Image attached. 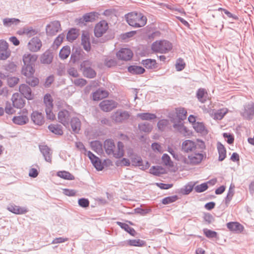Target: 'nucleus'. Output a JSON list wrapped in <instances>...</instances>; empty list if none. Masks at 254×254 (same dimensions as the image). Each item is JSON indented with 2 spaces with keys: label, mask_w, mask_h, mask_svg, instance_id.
Listing matches in <instances>:
<instances>
[{
  "label": "nucleus",
  "mask_w": 254,
  "mask_h": 254,
  "mask_svg": "<svg viewBox=\"0 0 254 254\" xmlns=\"http://www.w3.org/2000/svg\"><path fill=\"white\" fill-rule=\"evenodd\" d=\"M7 209L10 212L16 214H23L27 212L26 208L15 205H9L8 206Z\"/></svg>",
  "instance_id": "nucleus-25"
},
{
  "label": "nucleus",
  "mask_w": 254,
  "mask_h": 254,
  "mask_svg": "<svg viewBox=\"0 0 254 254\" xmlns=\"http://www.w3.org/2000/svg\"><path fill=\"white\" fill-rule=\"evenodd\" d=\"M217 149L219 154L218 160L222 161L225 159L226 156V151L225 147L220 142L217 143Z\"/></svg>",
  "instance_id": "nucleus-33"
},
{
  "label": "nucleus",
  "mask_w": 254,
  "mask_h": 254,
  "mask_svg": "<svg viewBox=\"0 0 254 254\" xmlns=\"http://www.w3.org/2000/svg\"><path fill=\"white\" fill-rule=\"evenodd\" d=\"M203 218L206 224H210L214 221V218L209 213H204Z\"/></svg>",
  "instance_id": "nucleus-56"
},
{
  "label": "nucleus",
  "mask_w": 254,
  "mask_h": 254,
  "mask_svg": "<svg viewBox=\"0 0 254 254\" xmlns=\"http://www.w3.org/2000/svg\"><path fill=\"white\" fill-rule=\"evenodd\" d=\"M185 63L183 59L179 58L176 64V68L177 71H181L185 68Z\"/></svg>",
  "instance_id": "nucleus-58"
},
{
  "label": "nucleus",
  "mask_w": 254,
  "mask_h": 254,
  "mask_svg": "<svg viewBox=\"0 0 254 254\" xmlns=\"http://www.w3.org/2000/svg\"><path fill=\"white\" fill-rule=\"evenodd\" d=\"M53 99L49 94H47L44 98V103L46 108H53Z\"/></svg>",
  "instance_id": "nucleus-43"
},
{
  "label": "nucleus",
  "mask_w": 254,
  "mask_h": 254,
  "mask_svg": "<svg viewBox=\"0 0 254 254\" xmlns=\"http://www.w3.org/2000/svg\"><path fill=\"white\" fill-rule=\"evenodd\" d=\"M177 117L180 120V122L185 120L187 118V112L184 108H179L176 109Z\"/></svg>",
  "instance_id": "nucleus-41"
},
{
  "label": "nucleus",
  "mask_w": 254,
  "mask_h": 254,
  "mask_svg": "<svg viewBox=\"0 0 254 254\" xmlns=\"http://www.w3.org/2000/svg\"><path fill=\"white\" fill-rule=\"evenodd\" d=\"M11 100L13 106L18 109L22 108L25 104V100L17 93L12 95Z\"/></svg>",
  "instance_id": "nucleus-17"
},
{
  "label": "nucleus",
  "mask_w": 254,
  "mask_h": 254,
  "mask_svg": "<svg viewBox=\"0 0 254 254\" xmlns=\"http://www.w3.org/2000/svg\"><path fill=\"white\" fill-rule=\"evenodd\" d=\"M151 50L155 53L166 54L173 48L172 44L166 40H157L151 45Z\"/></svg>",
  "instance_id": "nucleus-3"
},
{
  "label": "nucleus",
  "mask_w": 254,
  "mask_h": 254,
  "mask_svg": "<svg viewBox=\"0 0 254 254\" xmlns=\"http://www.w3.org/2000/svg\"><path fill=\"white\" fill-rule=\"evenodd\" d=\"M227 227L230 231L235 232H241L243 229V226L237 222H229L227 224Z\"/></svg>",
  "instance_id": "nucleus-29"
},
{
  "label": "nucleus",
  "mask_w": 254,
  "mask_h": 254,
  "mask_svg": "<svg viewBox=\"0 0 254 254\" xmlns=\"http://www.w3.org/2000/svg\"><path fill=\"white\" fill-rule=\"evenodd\" d=\"M70 53V48L69 46H64L60 51L59 56L63 60L66 59Z\"/></svg>",
  "instance_id": "nucleus-39"
},
{
  "label": "nucleus",
  "mask_w": 254,
  "mask_h": 254,
  "mask_svg": "<svg viewBox=\"0 0 254 254\" xmlns=\"http://www.w3.org/2000/svg\"><path fill=\"white\" fill-rule=\"evenodd\" d=\"M203 150H200L196 152L189 154L187 158H183V162L185 164L190 165H196L200 164L204 157V155L202 153Z\"/></svg>",
  "instance_id": "nucleus-5"
},
{
  "label": "nucleus",
  "mask_w": 254,
  "mask_h": 254,
  "mask_svg": "<svg viewBox=\"0 0 254 254\" xmlns=\"http://www.w3.org/2000/svg\"><path fill=\"white\" fill-rule=\"evenodd\" d=\"M138 127L141 132L145 133H149L151 132L152 129V126L148 123L139 124Z\"/></svg>",
  "instance_id": "nucleus-37"
},
{
  "label": "nucleus",
  "mask_w": 254,
  "mask_h": 254,
  "mask_svg": "<svg viewBox=\"0 0 254 254\" xmlns=\"http://www.w3.org/2000/svg\"><path fill=\"white\" fill-rule=\"evenodd\" d=\"M53 59V53L50 50L45 52L41 56L40 61L44 64H50Z\"/></svg>",
  "instance_id": "nucleus-23"
},
{
  "label": "nucleus",
  "mask_w": 254,
  "mask_h": 254,
  "mask_svg": "<svg viewBox=\"0 0 254 254\" xmlns=\"http://www.w3.org/2000/svg\"><path fill=\"white\" fill-rule=\"evenodd\" d=\"M117 224L122 229L128 233L130 235L135 236L136 234V232L135 230L133 228L129 227L128 224L119 221L117 222Z\"/></svg>",
  "instance_id": "nucleus-28"
},
{
  "label": "nucleus",
  "mask_w": 254,
  "mask_h": 254,
  "mask_svg": "<svg viewBox=\"0 0 254 254\" xmlns=\"http://www.w3.org/2000/svg\"><path fill=\"white\" fill-rule=\"evenodd\" d=\"M58 121L64 127H68L69 125L70 113L66 110L60 111L58 115Z\"/></svg>",
  "instance_id": "nucleus-11"
},
{
  "label": "nucleus",
  "mask_w": 254,
  "mask_h": 254,
  "mask_svg": "<svg viewBox=\"0 0 254 254\" xmlns=\"http://www.w3.org/2000/svg\"><path fill=\"white\" fill-rule=\"evenodd\" d=\"M127 23L134 28H140L145 26L147 23V17L141 12H130L125 15Z\"/></svg>",
  "instance_id": "nucleus-1"
},
{
  "label": "nucleus",
  "mask_w": 254,
  "mask_h": 254,
  "mask_svg": "<svg viewBox=\"0 0 254 254\" xmlns=\"http://www.w3.org/2000/svg\"><path fill=\"white\" fill-rule=\"evenodd\" d=\"M80 55V50L79 49L76 48L74 52L73 51L70 56L71 62L73 63H75L79 59Z\"/></svg>",
  "instance_id": "nucleus-54"
},
{
  "label": "nucleus",
  "mask_w": 254,
  "mask_h": 254,
  "mask_svg": "<svg viewBox=\"0 0 254 254\" xmlns=\"http://www.w3.org/2000/svg\"><path fill=\"white\" fill-rule=\"evenodd\" d=\"M223 137L227 139V142L228 144H231L234 142V138L232 134L228 133H223Z\"/></svg>",
  "instance_id": "nucleus-64"
},
{
  "label": "nucleus",
  "mask_w": 254,
  "mask_h": 254,
  "mask_svg": "<svg viewBox=\"0 0 254 254\" xmlns=\"http://www.w3.org/2000/svg\"><path fill=\"white\" fill-rule=\"evenodd\" d=\"M173 127L174 128L177 129L179 132L183 134L184 135H186L187 133V128L186 127H185L182 124H174L173 125Z\"/></svg>",
  "instance_id": "nucleus-49"
},
{
  "label": "nucleus",
  "mask_w": 254,
  "mask_h": 254,
  "mask_svg": "<svg viewBox=\"0 0 254 254\" xmlns=\"http://www.w3.org/2000/svg\"><path fill=\"white\" fill-rule=\"evenodd\" d=\"M32 121L35 125L42 126L45 122L44 117L41 113L34 111L31 115Z\"/></svg>",
  "instance_id": "nucleus-18"
},
{
  "label": "nucleus",
  "mask_w": 254,
  "mask_h": 254,
  "mask_svg": "<svg viewBox=\"0 0 254 254\" xmlns=\"http://www.w3.org/2000/svg\"><path fill=\"white\" fill-rule=\"evenodd\" d=\"M18 81L19 78L16 77H11L7 79L8 84L11 87L14 86L18 83Z\"/></svg>",
  "instance_id": "nucleus-62"
},
{
  "label": "nucleus",
  "mask_w": 254,
  "mask_h": 254,
  "mask_svg": "<svg viewBox=\"0 0 254 254\" xmlns=\"http://www.w3.org/2000/svg\"><path fill=\"white\" fill-rule=\"evenodd\" d=\"M26 81L31 86L35 87L39 84V80L37 77L31 76L27 77Z\"/></svg>",
  "instance_id": "nucleus-48"
},
{
  "label": "nucleus",
  "mask_w": 254,
  "mask_h": 254,
  "mask_svg": "<svg viewBox=\"0 0 254 254\" xmlns=\"http://www.w3.org/2000/svg\"><path fill=\"white\" fill-rule=\"evenodd\" d=\"M123 246L143 247L145 245V242L140 239L128 240L121 243Z\"/></svg>",
  "instance_id": "nucleus-20"
},
{
  "label": "nucleus",
  "mask_w": 254,
  "mask_h": 254,
  "mask_svg": "<svg viewBox=\"0 0 254 254\" xmlns=\"http://www.w3.org/2000/svg\"><path fill=\"white\" fill-rule=\"evenodd\" d=\"M39 148L44 157L45 160L48 162L51 163L53 153L52 150L46 145H39Z\"/></svg>",
  "instance_id": "nucleus-15"
},
{
  "label": "nucleus",
  "mask_w": 254,
  "mask_h": 254,
  "mask_svg": "<svg viewBox=\"0 0 254 254\" xmlns=\"http://www.w3.org/2000/svg\"><path fill=\"white\" fill-rule=\"evenodd\" d=\"M3 67L8 74L9 73L14 72L16 69V65L13 62L9 63L8 64L4 65Z\"/></svg>",
  "instance_id": "nucleus-45"
},
{
  "label": "nucleus",
  "mask_w": 254,
  "mask_h": 254,
  "mask_svg": "<svg viewBox=\"0 0 254 254\" xmlns=\"http://www.w3.org/2000/svg\"><path fill=\"white\" fill-rule=\"evenodd\" d=\"M108 96V92L105 90L99 89L93 93V100L99 101Z\"/></svg>",
  "instance_id": "nucleus-26"
},
{
  "label": "nucleus",
  "mask_w": 254,
  "mask_h": 254,
  "mask_svg": "<svg viewBox=\"0 0 254 254\" xmlns=\"http://www.w3.org/2000/svg\"><path fill=\"white\" fill-rule=\"evenodd\" d=\"M141 63L146 68L148 69L154 68L156 64V62L155 60L149 59L142 60Z\"/></svg>",
  "instance_id": "nucleus-38"
},
{
  "label": "nucleus",
  "mask_w": 254,
  "mask_h": 254,
  "mask_svg": "<svg viewBox=\"0 0 254 254\" xmlns=\"http://www.w3.org/2000/svg\"><path fill=\"white\" fill-rule=\"evenodd\" d=\"M130 116L129 113L126 111L117 110L112 116V119L117 123H123L127 120Z\"/></svg>",
  "instance_id": "nucleus-8"
},
{
  "label": "nucleus",
  "mask_w": 254,
  "mask_h": 254,
  "mask_svg": "<svg viewBox=\"0 0 254 254\" xmlns=\"http://www.w3.org/2000/svg\"><path fill=\"white\" fill-rule=\"evenodd\" d=\"M90 145L92 149L96 152L100 151L102 149V145L99 141L95 140L91 141L90 143Z\"/></svg>",
  "instance_id": "nucleus-55"
},
{
  "label": "nucleus",
  "mask_w": 254,
  "mask_h": 254,
  "mask_svg": "<svg viewBox=\"0 0 254 254\" xmlns=\"http://www.w3.org/2000/svg\"><path fill=\"white\" fill-rule=\"evenodd\" d=\"M61 30V23L59 21L55 20L51 22L46 26V31L49 36H54Z\"/></svg>",
  "instance_id": "nucleus-9"
},
{
  "label": "nucleus",
  "mask_w": 254,
  "mask_h": 254,
  "mask_svg": "<svg viewBox=\"0 0 254 254\" xmlns=\"http://www.w3.org/2000/svg\"><path fill=\"white\" fill-rule=\"evenodd\" d=\"M205 94H207V92L204 89H198L196 93V97L200 102L203 103L205 101V99H204V96Z\"/></svg>",
  "instance_id": "nucleus-53"
},
{
  "label": "nucleus",
  "mask_w": 254,
  "mask_h": 254,
  "mask_svg": "<svg viewBox=\"0 0 254 254\" xmlns=\"http://www.w3.org/2000/svg\"><path fill=\"white\" fill-rule=\"evenodd\" d=\"M195 130L199 133H203L205 131V127L202 123L196 122L193 124Z\"/></svg>",
  "instance_id": "nucleus-51"
},
{
  "label": "nucleus",
  "mask_w": 254,
  "mask_h": 254,
  "mask_svg": "<svg viewBox=\"0 0 254 254\" xmlns=\"http://www.w3.org/2000/svg\"><path fill=\"white\" fill-rule=\"evenodd\" d=\"M12 121L15 124L21 126L26 124L29 121V119L26 115H19L14 116Z\"/></svg>",
  "instance_id": "nucleus-24"
},
{
  "label": "nucleus",
  "mask_w": 254,
  "mask_h": 254,
  "mask_svg": "<svg viewBox=\"0 0 254 254\" xmlns=\"http://www.w3.org/2000/svg\"><path fill=\"white\" fill-rule=\"evenodd\" d=\"M3 24L5 27H9L12 25H18L20 20L15 18H5L3 19Z\"/></svg>",
  "instance_id": "nucleus-27"
},
{
  "label": "nucleus",
  "mask_w": 254,
  "mask_h": 254,
  "mask_svg": "<svg viewBox=\"0 0 254 254\" xmlns=\"http://www.w3.org/2000/svg\"><path fill=\"white\" fill-rule=\"evenodd\" d=\"M193 187L194 184H192L191 183H189L185 186L184 188H182L180 191L184 195L189 194L192 191Z\"/></svg>",
  "instance_id": "nucleus-47"
},
{
  "label": "nucleus",
  "mask_w": 254,
  "mask_h": 254,
  "mask_svg": "<svg viewBox=\"0 0 254 254\" xmlns=\"http://www.w3.org/2000/svg\"><path fill=\"white\" fill-rule=\"evenodd\" d=\"M118 103L112 100H105L100 102L99 106L104 112H110L117 107Z\"/></svg>",
  "instance_id": "nucleus-13"
},
{
  "label": "nucleus",
  "mask_w": 254,
  "mask_h": 254,
  "mask_svg": "<svg viewBox=\"0 0 254 254\" xmlns=\"http://www.w3.org/2000/svg\"><path fill=\"white\" fill-rule=\"evenodd\" d=\"M132 56V51L128 48H122L117 53L119 59L126 61L130 60Z\"/></svg>",
  "instance_id": "nucleus-14"
},
{
  "label": "nucleus",
  "mask_w": 254,
  "mask_h": 254,
  "mask_svg": "<svg viewBox=\"0 0 254 254\" xmlns=\"http://www.w3.org/2000/svg\"><path fill=\"white\" fill-rule=\"evenodd\" d=\"M178 196L177 195L169 196L163 198L161 202L163 204H169L175 202L178 199Z\"/></svg>",
  "instance_id": "nucleus-46"
},
{
  "label": "nucleus",
  "mask_w": 254,
  "mask_h": 254,
  "mask_svg": "<svg viewBox=\"0 0 254 254\" xmlns=\"http://www.w3.org/2000/svg\"><path fill=\"white\" fill-rule=\"evenodd\" d=\"M136 116L142 121H151L157 118L155 114L150 113H138Z\"/></svg>",
  "instance_id": "nucleus-31"
},
{
  "label": "nucleus",
  "mask_w": 254,
  "mask_h": 254,
  "mask_svg": "<svg viewBox=\"0 0 254 254\" xmlns=\"http://www.w3.org/2000/svg\"><path fill=\"white\" fill-rule=\"evenodd\" d=\"M203 232L205 236L209 239L217 238L218 237V234L214 231L210 229L204 228L203 229Z\"/></svg>",
  "instance_id": "nucleus-44"
},
{
  "label": "nucleus",
  "mask_w": 254,
  "mask_h": 254,
  "mask_svg": "<svg viewBox=\"0 0 254 254\" xmlns=\"http://www.w3.org/2000/svg\"><path fill=\"white\" fill-rule=\"evenodd\" d=\"M37 30L32 28V27L24 29L23 33L25 34L28 37H32L38 33Z\"/></svg>",
  "instance_id": "nucleus-57"
},
{
  "label": "nucleus",
  "mask_w": 254,
  "mask_h": 254,
  "mask_svg": "<svg viewBox=\"0 0 254 254\" xmlns=\"http://www.w3.org/2000/svg\"><path fill=\"white\" fill-rule=\"evenodd\" d=\"M78 34L75 29L72 28L68 31L66 35V39L69 42H73L78 37Z\"/></svg>",
  "instance_id": "nucleus-40"
},
{
  "label": "nucleus",
  "mask_w": 254,
  "mask_h": 254,
  "mask_svg": "<svg viewBox=\"0 0 254 254\" xmlns=\"http://www.w3.org/2000/svg\"><path fill=\"white\" fill-rule=\"evenodd\" d=\"M169 124V120L167 119H162L160 120L157 123V127L158 129L161 131L165 130L166 127L168 126Z\"/></svg>",
  "instance_id": "nucleus-50"
},
{
  "label": "nucleus",
  "mask_w": 254,
  "mask_h": 254,
  "mask_svg": "<svg viewBox=\"0 0 254 254\" xmlns=\"http://www.w3.org/2000/svg\"><path fill=\"white\" fill-rule=\"evenodd\" d=\"M208 188V186L207 183H202L200 185H197L194 187V190L195 192L198 193L202 192Z\"/></svg>",
  "instance_id": "nucleus-52"
},
{
  "label": "nucleus",
  "mask_w": 254,
  "mask_h": 254,
  "mask_svg": "<svg viewBox=\"0 0 254 254\" xmlns=\"http://www.w3.org/2000/svg\"><path fill=\"white\" fill-rule=\"evenodd\" d=\"M240 114L245 119H253L254 116V103L250 102L245 104L241 111Z\"/></svg>",
  "instance_id": "nucleus-7"
},
{
  "label": "nucleus",
  "mask_w": 254,
  "mask_h": 254,
  "mask_svg": "<svg viewBox=\"0 0 254 254\" xmlns=\"http://www.w3.org/2000/svg\"><path fill=\"white\" fill-rule=\"evenodd\" d=\"M128 71L133 74H140L144 72L143 67L137 65H130L128 67Z\"/></svg>",
  "instance_id": "nucleus-30"
},
{
  "label": "nucleus",
  "mask_w": 254,
  "mask_h": 254,
  "mask_svg": "<svg viewBox=\"0 0 254 254\" xmlns=\"http://www.w3.org/2000/svg\"><path fill=\"white\" fill-rule=\"evenodd\" d=\"M34 66L30 65H23L22 68V73L25 76H31L33 75L35 71Z\"/></svg>",
  "instance_id": "nucleus-32"
},
{
  "label": "nucleus",
  "mask_w": 254,
  "mask_h": 254,
  "mask_svg": "<svg viewBox=\"0 0 254 254\" xmlns=\"http://www.w3.org/2000/svg\"><path fill=\"white\" fill-rule=\"evenodd\" d=\"M70 124L72 131L78 133L81 129V122L77 117H73L70 119Z\"/></svg>",
  "instance_id": "nucleus-22"
},
{
  "label": "nucleus",
  "mask_w": 254,
  "mask_h": 254,
  "mask_svg": "<svg viewBox=\"0 0 254 254\" xmlns=\"http://www.w3.org/2000/svg\"><path fill=\"white\" fill-rule=\"evenodd\" d=\"M45 112L47 119L54 120L55 119V115L53 112V108H45Z\"/></svg>",
  "instance_id": "nucleus-63"
},
{
  "label": "nucleus",
  "mask_w": 254,
  "mask_h": 254,
  "mask_svg": "<svg viewBox=\"0 0 254 254\" xmlns=\"http://www.w3.org/2000/svg\"><path fill=\"white\" fill-rule=\"evenodd\" d=\"M19 91L20 93L27 100H32L34 98V94L32 93L31 88L25 84H22L19 86Z\"/></svg>",
  "instance_id": "nucleus-16"
},
{
  "label": "nucleus",
  "mask_w": 254,
  "mask_h": 254,
  "mask_svg": "<svg viewBox=\"0 0 254 254\" xmlns=\"http://www.w3.org/2000/svg\"><path fill=\"white\" fill-rule=\"evenodd\" d=\"M99 14L96 12H90L83 15L85 22H92L98 18Z\"/></svg>",
  "instance_id": "nucleus-35"
},
{
  "label": "nucleus",
  "mask_w": 254,
  "mask_h": 254,
  "mask_svg": "<svg viewBox=\"0 0 254 254\" xmlns=\"http://www.w3.org/2000/svg\"><path fill=\"white\" fill-rule=\"evenodd\" d=\"M81 44L85 51L88 52L90 50V36L88 32H83L82 34Z\"/></svg>",
  "instance_id": "nucleus-21"
},
{
  "label": "nucleus",
  "mask_w": 254,
  "mask_h": 254,
  "mask_svg": "<svg viewBox=\"0 0 254 254\" xmlns=\"http://www.w3.org/2000/svg\"><path fill=\"white\" fill-rule=\"evenodd\" d=\"M57 175L58 177L64 180H74L75 179V177L73 175L66 171H59L57 172Z\"/></svg>",
  "instance_id": "nucleus-36"
},
{
  "label": "nucleus",
  "mask_w": 254,
  "mask_h": 254,
  "mask_svg": "<svg viewBox=\"0 0 254 254\" xmlns=\"http://www.w3.org/2000/svg\"><path fill=\"white\" fill-rule=\"evenodd\" d=\"M48 128L52 132L55 134L61 135L63 134L62 127L61 125L51 124L48 126Z\"/></svg>",
  "instance_id": "nucleus-34"
},
{
  "label": "nucleus",
  "mask_w": 254,
  "mask_h": 254,
  "mask_svg": "<svg viewBox=\"0 0 254 254\" xmlns=\"http://www.w3.org/2000/svg\"><path fill=\"white\" fill-rule=\"evenodd\" d=\"M38 56L36 54H25L23 56V62L24 65H35Z\"/></svg>",
  "instance_id": "nucleus-19"
},
{
  "label": "nucleus",
  "mask_w": 254,
  "mask_h": 254,
  "mask_svg": "<svg viewBox=\"0 0 254 254\" xmlns=\"http://www.w3.org/2000/svg\"><path fill=\"white\" fill-rule=\"evenodd\" d=\"M42 46L41 40L37 37L32 38L28 43V49L31 52L39 51Z\"/></svg>",
  "instance_id": "nucleus-12"
},
{
  "label": "nucleus",
  "mask_w": 254,
  "mask_h": 254,
  "mask_svg": "<svg viewBox=\"0 0 254 254\" xmlns=\"http://www.w3.org/2000/svg\"><path fill=\"white\" fill-rule=\"evenodd\" d=\"M124 145L121 141L118 142L117 148L113 140L107 139L104 142V148L106 153L109 155H113L116 158L122 157L124 155Z\"/></svg>",
  "instance_id": "nucleus-2"
},
{
  "label": "nucleus",
  "mask_w": 254,
  "mask_h": 254,
  "mask_svg": "<svg viewBox=\"0 0 254 254\" xmlns=\"http://www.w3.org/2000/svg\"><path fill=\"white\" fill-rule=\"evenodd\" d=\"M108 29V25L106 21L105 20L101 21L96 24L94 27V35L97 38L101 37L106 33Z\"/></svg>",
  "instance_id": "nucleus-10"
},
{
  "label": "nucleus",
  "mask_w": 254,
  "mask_h": 254,
  "mask_svg": "<svg viewBox=\"0 0 254 254\" xmlns=\"http://www.w3.org/2000/svg\"><path fill=\"white\" fill-rule=\"evenodd\" d=\"M78 204L83 208H86L89 205V201L85 198H79L78 200Z\"/></svg>",
  "instance_id": "nucleus-60"
},
{
  "label": "nucleus",
  "mask_w": 254,
  "mask_h": 254,
  "mask_svg": "<svg viewBox=\"0 0 254 254\" xmlns=\"http://www.w3.org/2000/svg\"><path fill=\"white\" fill-rule=\"evenodd\" d=\"M92 163L98 171H101L103 169V166L99 158L95 160Z\"/></svg>",
  "instance_id": "nucleus-61"
},
{
  "label": "nucleus",
  "mask_w": 254,
  "mask_h": 254,
  "mask_svg": "<svg viewBox=\"0 0 254 254\" xmlns=\"http://www.w3.org/2000/svg\"><path fill=\"white\" fill-rule=\"evenodd\" d=\"M218 11H223L224 13L229 17V18H232L234 20H238L239 19V17L238 16H237L236 15H234V14H233L232 13H231L230 12H229L228 10H227V9H224L223 8H221V7H219L218 9Z\"/></svg>",
  "instance_id": "nucleus-59"
},
{
  "label": "nucleus",
  "mask_w": 254,
  "mask_h": 254,
  "mask_svg": "<svg viewBox=\"0 0 254 254\" xmlns=\"http://www.w3.org/2000/svg\"><path fill=\"white\" fill-rule=\"evenodd\" d=\"M205 147V144L202 141H200V144H197L190 140H186L183 142L182 145V151L189 154L203 150Z\"/></svg>",
  "instance_id": "nucleus-4"
},
{
  "label": "nucleus",
  "mask_w": 254,
  "mask_h": 254,
  "mask_svg": "<svg viewBox=\"0 0 254 254\" xmlns=\"http://www.w3.org/2000/svg\"><path fill=\"white\" fill-rule=\"evenodd\" d=\"M130 160L132 165L138 167L142 166V160L140 156L133 155L130 157Z\"/></svg>",
  "instance_id": "nucleus-42"
},
{
  "label": "nucleus",
  "mask_w": 254,
  "mask_h": 254,
  "mask_svg": "<svg viewBox=\"0 0 254 254\" xmlns=\"http://www.w3.org/2000/svg\"><path fill=\"white\" fill-rule=\"evenodd\" d=\"M91 65L92 62L89 60L84 61L80 64L83 75L88 78H93L96 76V72L91 67Z\"/></svg>",
  "instance_id": "nucleus-6"
}]
</instances>
